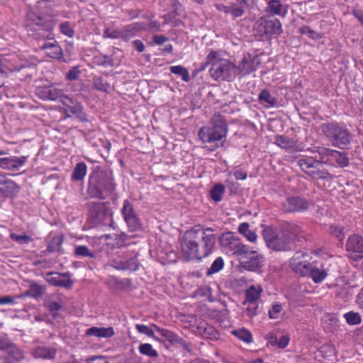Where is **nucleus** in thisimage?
Segmentation results:
<instances>
[{
  "mask_svg": "<svg viewBox=\"0 0 363 363\" xmlns=\"http://www.w3.org/2000/svg\"><path fill=\"white\" fill-rule=\"evenodd\" d=\"M308 255L301 251L295 253L290 261V267L296 273L307 276L313 263H309L306 258Z\"/></svg>",
  "mask_w": 363,
  "mask_h": 363,
  "instance_id": "nucleus-13",
  "label": "nucleus"
},
{
  "mask_svg": "<svg viewBox=\"0 0 363 363\" xmlns=\"http://www.w3.org/2000/svg\"><path fill=\"white\" fill-rule=\"evenodd\" d=\"M28 160V156H21L20 157H13V162L15 166V171L19 169V168L24 165Z\"/></svg>",
  "mask_w": 363,
  "mask_h": 363,
  "instance_id": "nucleus-63",
  "label": "nucleus"
},
{
  "mask_svg": "<svg viewBox=\"0 0 363 363\" xmlns=\"http://www.w3.org/2000/svg\"><path fill=\"white\" fill-rule=\"evenodd\" d=\"M56 354V348L46 346H38L33 352V356L36 359H53L55 358Z\"/></svg>",
  "mask_w": 363,
  "mask_h": 363,
  "instance_id": "nucleus-26",
  "label": "nucleus"
},
{
  "mask_svg": "<svg viewBox=\"0 0 363 363\" xmlns=\"http://www.w3.org/2000/svg\"><path fill=\"white\" fill-rule=\"evenodd\" d=\"M26 17L28 30H31L34 26H37L36 30L42 31L43 33H39V35L43 37L48 35L53 28V23L51 21L45 18L33 10L28 11Z\"/></svg>",
  "mask_w": 363,
  "mask_h": 363,
  "instance_id": "nucleus-10",
  "label": "nucleus"
},
{
  "mask_svg": "<svg viewBox=\"0 0 363 363\" xmlns=\"http://www.w3.org/2000/svg\"><path fill=\"white\" fill-rule=\"evenodd\" d=\"M282 306L281 304H274L272 308L269 310V316L272 319H274L277 317V315L281 313Z\"/></svg>",
  "mask_w": 363,
  "mask_h": 363,
  "instance_id": "nucleus-64",
  "label": "nucleus"
},
{
  "mask_svg": "<svg viewBox=\"0 0 363 363\" xmlns=\"http://www.w3.org/2000/svg\"><path fill=\"white\" fill-rule=\"evenodd\" d=\"M4 354L5 356L2 363H17L25 357L23 351L13 342Z\"/></svg>",
  "mask_w": 363,
  "mask_h": 363,
  "instance_id": "nucleus-23",
  "label": "nucleus"
},
{
  "mask_svg": "<svg viewBox=\"0 0 363 363\" xmlns=\"http://www.w3.org/2000/svg\"><path fill=\"white\" fill-rule=\"evenodd\" d=\"M282 4L280 0H270L267 4V11L276 15L281 13Z\"/></svg>",
  "mask_w": 363,
  "mask_h": 363,
  "instance_id": "nucleus-48",
  "label": "nucleus"
},
{
  "mask_svg": "<svg viewBox=\"0 0 363 363\" xmlns=\"http://www.w3.org/2000/svg\"><path fill=\"white\" fill-rule=\"evenodd\" d=\"M46 288L36 283L30 284L26 291V295L35 298H40L45 293Z\"/></svg>",
  "mask_w": 363,
  "mask_h": 363,
  "instance_id": "nucleus-35",
  "label": "nucleus"
},
{
  "mask_svg": "<svg viewBox=\"0 0 363 363\" xmlns=\"http://www.w3.org/2000/svg\"><path fill=\"white\" fill-rule=\"evenodd\" d=\"M258 313V305L257 302H249L246 308V314L250 318H252Z\"/></svg>",
  "mask_w": 363,
  "mask_h": 363,
  "instance_id": "nucleus-60",
  "label": "nucleus"
},
{
  "mask_svg": "<svg viewBox=\"0 0 363 363\" xmlns=\"http://www.w3.org/2000/svg\"><path fill=\"white\" fill-rule=\"evenodd\" d=\"M232 333L236 336L240 340L246 343H250L252 342V333L245 328H241L238 330H234Z\"/></svg>",
  "mask_w": 363,
  "mask_h": 363,
  "instance_id": "nucleus-40",
  "label": "nucleus"
},
{
  "mask_svg": "<svg viewBox=\"0 0 363 363\" xmlns=\"http://www.w3.org/2000/svg\"><path fill=\"white\" fill-rule=\"evenodd\" d=\"M247 7L238 3H232L230 6V14L233 18L241 17L245 13Z\"/></svg>",
  "mask_w": 363,
  "mask_h": 363,
  "instance_id": "nucleus-45",
  "label": "nucleus"
},
{
  "mask_svg": "<svg viewBox=\"0 0 363 363\" xmlns=\"http://www.w3.org/2000/svg\"><path fill=\"white\" fill-rule=\"evenodd\" d=\"M256 69V57L250 54L244 55L240 62L236 66V72H238L240 77L248 75Z\"/></svg>",
  "mask_w": 363,
  "mask_h": 363,
  "instance_id": "nucleus-20",
  "label": "nucleus"
},
{
  "mask_svg": "<svg viewBox=\"0 0 363 363\" xmlns=\"http://www.w3.org/2000/svg\"><path fill=\"white\" fill-rule=\"evenodd\" d=\"M238 232L250 242H254L257 240V236L255 232L250 230L248 223H242L238 227Z\"/></svg>",
  "mask_w": 363,
  "mask_h": 363,
  "instance_id": "nucleus-36",
  "label": "nucleus"
},
{
  "mask_svg": "<svg viewBox=\"0 0 363 363\" xmlns=\"http://www.w3.org/2000/svg\"><path fill=\"white\" fill-rule=\"evenodd\" d=\"M224 266V261L222 257H217L213 262L212 263L211 266L209 269H208L206 272V275L210 276L213 274H216L220 270L223 269Z\"/></svg>",
  "mask_w": 363,
  "mask_h": 363,
  "instance_id": "nucleus-47",
  "label": "nucleus"
},
{
  "mask_svg": "<svg viewBox=\"0 0 363 363\" xmlns=\"http://www.w3.org/2000/svg\"><path fill=\"white\" fill-rule=\"evenodd\" d=\"M344 317L350 325H357L361 323V316L359 313L350 311L346 313Z\"/></svg>",
  "mask_w": 363,
  "mask_h": 363,
  "instance_id": "nucleus-52",
  "label": "nucleus"
},
{
  "mask_svg": "<svg viewBox=\"0 0 363 363\" xmlns=\"http://www.w3.org/2000/svg\"><path fill=\"white\" fill-rule=\"evenodd\" d=\"M80 74V70L78 67H73L67 74L66 79L72 81L76 80Z\"/></svg>",
  "mask_w": 363,
  "mask_h": 363,
  "instance_id": "nucleus-62",
  "label": "nucleus"
},
{
  "mask_svg": "<svg viewBox=\"0 0 363 363\" xmlns=\"http://www.w3.org/2000/svg\"><path fill=\"white\" fill-rule=\"evenodd\" d=\"M224 192V186L222 184H217L213 186L210 191L211 197L214 201L219 202L222 200Z\"/></svg>",
  "mask_w": 363,
  "mask_h": 363,
  "instance_id": "nucleus-39",
  "label": "nucleus"
},
{
  "mask_svg": "<svg viewBox=\"0 0 363 363\" xmlns=\"http://www.w3.org/2000/svg\"><path fill=\"white\" fill-rule=\"evenodd\" d=\"M227 132L228 125L223 117L214 116L212 118V126L201 128L198 135L203 143L213 144V150L223 145Z\"/></svg>",
  "mask_w": 363,
  "mask_h": 363,
  "instance_id": "nucleus-4",
  "label": "nucleus"
},
{
  "mask_svg": "<svg viewBox=\"0 0 363 363\" xmlns=\"http://www.w3.org/2000/svg\"><path fill=\"white\" fill-rule=\"evenodd\" d=\"M45 307L50 313H53L60 311L62 308V304L61 301L49 299L45 302Z\"/></svg>",
  "mask_w": 363,
  "mask_h": 363,
  "instance_id": "nucleus-54",
  "label": "nucleus"
},
{
  "mask_svg": "<svg viewBox=\"0 0 363 363\" xmlns=\"http://www.w3.org/2000/svg\"><path fill=\"white\" fill-rule=\"evenodd\" d=\"M307 199L300 196L287 198L282 203V209L286 213H296L306 211L309 208Z\"/></svg>",
  "mask_w": 363,
  "mask_h": 363,
  "instance_id": "nucleus-15",
  "label": "nucleus"
},
{
  "mask_svg": "<svg viewBox=\"0 0 363 363\" xmlns=\"http://www.w3.org/2000/svg\"><path fill=\"white\" fill-rule=\"evenodd\" d=\"M313 152L318 154V160L323 164L328 162V158L332 156L333 150L324 147H315Z\"/></svg>",
  "mask_w": 363,
  "mask_h": 363,
  "instance_id": "nucleus-33",
  "label": "nucleus"
},
{
  "mask_svg": "<svg viewBox=\"0 0 363 363\" xmlns=\"http://www.w3.org/2000/svg\"><path fill=\"white\" fill-rule=\"evenodd\" d=\"M274 139V143L281 148L292 150L296 147V141L288 136L276 135Z\"/></svg>",
  "mask_w": 363,
  "mask_h": 363,
  "instance_id": "nucleus-29",
  "label": "nucleus"
},
{
  "mask_svg": "<svg viewBox=\"0 0 363 363\" xmlns=\"http://www.w3.org/2000/svg\"><path fill=\"white\" fill-rule=\"evenodd\" d=\"M143 29H145V26L141 23H133L127 25L121 29V39L127 42L135 36L138 32Z\"/></svg>",
  "mask_w": 363,
  "mask_h": 363,
  "instance_id": "nucleus-25",
  "label": "nucleus"
},
{
  "mask_svg": "<svg viewBox=\"0 0 363 363\" xmlns=\"http://www.w3.org/2000/svg\"><path fill=\"white\" fill-rule=\"evenodd\" d=\"M170 5L172 11L171 13H168L164 16L165 23L167 22V16L169 18H174L177 16H179L182 11V5L179 0H170Z\"/></svg>",
  "mask_w": 363,
  "mask_h": 363,
  "instance_id": "nucleus-46",
  "label": "nucleus"
},
{
  "mask_svg": "<svg viewBox=\"0 0 363 363\" xmlns=\"http://www.w3.org/2000/svg\"><path fill=\"white\" fill-rule=\"evenodd\" d=\"M262 289L258 286L257 288L252 286L246 291V298L248 302H256L260 297Z\"/></svg>",
  "mask_w": 363,
  "mask_h": 363,
  "instance_id": "nucleus-42",
  "label": "nucleus"
},
{
  "mask_svg": "<svg viewBox=\"0 0 363 363\" xmlns=\"http://www.w3.org/2000/svg\"><path fill=\"white\" fill-rule=\"evenodd\" d=\"M93 85L94 89L100 91L109 92L111 90L110 84L101 77H94Z\"/></svg>",
  "mask_w": 363,
  "mask_h": 363,
  "instance_id": "nucleus-37",
  "label": "nucleus"
},
{
  "mask_svg": "<svg viewBox=\"0 0 363 363\" xmlns=\"http://www.w3.org/2000/svg\"><path fill=\"white\" fill-rule=\"evenodd\" d=\"M63 239L60 236H55L50 241L47 251L49 252H60L62 250Z\"/></svg>",
  "mask_w": 363,
  "mask_h": 363,
  "instance_id": "nucleus-38",
  "label": "nucleus"
},
{
  "mask_svg": "<svg viewBox=\"0 0 363 363\" xmlns=\"http://www.w3.org/2000/svg\"><path fill=\"white\" fill-rule=\"evenodd\" d=\"M320 130L332 145L345 149L351 143L352 136L348 129L342 123L336 121L324 123Z\"/></svg>",
  "mask_w": 363,
  "mask_h": 363,
  "instance_id": "nucleus-5",
  "label": "nucleus"
},
{
  "mask_svg": "<svg viewBox=\"0 0 363 363\" xmlns=\"http://www.w3.org/2000/svg\"><path fill=\"white\" fill-rule=\"evenodd\" d=\"M152 327L154 328L155 331L160 336V337H159L160 338V342H162L163 340L162 338H164L166 340L169 341L172 344H173V342L176 341L177 335H175L172 331H170L167 329L161 328L155 324H152Z\"/></svg>",
  "mask_w": 363,
  "mask_h": 363,
  "instance_id": "nucleus-31",
  "label": "nucleus"
},
{
  "mask_svg": "<svg viewBox=\"0 0 363 363\" xmlns=\"http://www.w3.org/2000/svg\"><path fill=\"white\" fill-rule=\"evenodd\" d=\"M259 102L267 107H273L276 105L277 99L271 95L269 91L264 89L258 95Z\"/></svg>",
  "mask_w": 363,
  "mask_h": 363,
  "instance_id": "nucleus-32",
  "label": "nucleus"
},
{
  "mask_svg": "<svg viewBox=\"0 0 363 363\" xmlns=\"http://www.w3.org/2000/svg\"><path fill=\"white\" fill-rule=\"evenodd\" d=\"M31 69L30 65L26 60L19 59L18 57H15L11 60V72H23L22 77H26L30 76L28 69Z\"/></svg>",
  "mask_w": 363,
  "mask_h": 363,
  "instance_id": "nucleus-27",
  "label": "nucleus"
},
{
  "mask_svg": "<svg viewBox=\"0 0 363 363\" xmlns=\"http://www.w3.org/2000/svg\"><path fill=\"white\" fill-rule=\"evenodd\" d=\"M172 73L181 76L182 80L188 82L190 80L189 73L187 69L181 65L172 66L170 67Z\"/></svg>",
  "mask_w": 363,
  "mask_h": 363,
  "instance_id": "nucleus-43",
  "label": "nucleus"
},
{
  "mask_svg": "<svg viewBox=\"0 0 363 363\" xmlns=\"http://www.w3.org/2000/svg\"><path fill=\"white\" fill-rule=\"evenodd\" d=\"M45 280L52 286L65 289H70L74 284V281L70 279V274L69 272L57 273L50 272L46 274Z\"/></svg>",
  "mask_w": 363,
  "mask_h": 363,
  "instance_id": "nucleus-16",
  "label": "nucleus"
},
{
  "mask_svg": "<svg viewBox=\"0 0 363 363\" xmlns=\"http://www.w3.org/2000/svg\"><path fill=\"white\" fill-rule=\"evenodd\" d=\"M301 170L308 176L314 179H323L330 177L328 171L323 168V165L318 160V157H304L297 161Z\"/></svg>",
  "mask_w": 363,
  "mask_h": 363,
  "instance_id": "nucleus-7",
  "label": "nucleus"
},
{
  "mask_svg": "<svg viewBox=\"0 0 363 363\" xmlns=\"http://www.w3.org/2000/svg\"><path fill=\"white\" fill-rule=\"evenodd\" d=\"M60 31L65 35L72 38L74 35V30L71 27L70 23L68 21L62 22L60 25Z\"/></svg>",
  "mask_w": 363,
  "mask_h": 363,
  "instance_id": "nucleus-58",
  "label": "nucleus"
},
{
  "mask_svg": "<svg viewBox=\"0 0 363 363\" xmlns=\"http://www.w3.org/2000/svg\"><path fill=\"white\" fill-rule=\"evenodd\" d=\"M89 219L94 225L107 224L110 214L104 203L91 202L89 203Z\"/></svg>",
  "mask_w": 363,
  "mask_h": 363,
  "instance_id": "nucleus-11",
  "label": "nucleus"
},
{
  "mask_svg": "<svg viewBox=\"0 0 363 363\" xmlns=\"http://www.w3.org/2000/svg\"><path fill=\"white\" fill-rule=\"evenodd\" d=\"M135 328L140 333L145 334V335H147L148 337H153V338L156 339L157 340L160 341V338L158 337L157 336L155 335V333H154L155 329L153 327H152V325L150 327H148L145 325L137 324L135 325Z\"/></svg>",
  "mask_w": 363,
  "mask_h": 363,
  "instance_id": "nucleus-49",
  "label": "nucleus"
},
{
  "mask_svg": "<svg viewBox=\"0 0 363 363\" xmlns=\"http://www.w3.org/2000/svg\"><path fill=\"white\" fill-rule=\"evenodd\" d=\"M60 102L63 105V109L67 117L75 116L83 120V107L79 101L64 94Z\"/></svg>",
  "mask_w": 363,
  "mask_h": 363,
  "instance_id": "nucleus-17",
  "label": "nucleus"
},
{
  "mask_svg": "<svg viewBox=\"0 0 363 363\" xmlns=\"http://www.w3.org/2000/svg\"><path fill=\"white\" fill-rule=\"evenodd\" d=\"M122 214L124 220H126L130 218L136 216L133 206L130 204L128 200H125L122 208Z\"/></svg>",
  "mask_w": 363,
  "mask_h": 363,
  "instance_id": "nucleus-50",
  "label": "nucleus"
},
{
  "mask_svg": "<svg viewBox=\"0 0 363 363\" xmlns=\"http://www.w3.org/2000/svg\"><path fill=\"white\" fill-rule=\"evenodd\" d=\"M87 166L84 162H79L76 164L72 173V179L79 182L84 179L86 174Z\"/></svg>",
  "mask_w": 363,
  "mask_h": 363,
  "instance_id": "nucleus-30",
  "label": "nucleus"
},
{
  "mask_svg": "<svg viewBox=\"0 0 363 363\" xmlns=\"http://www.w3.org/2000/svg\"><path fill=\"white\" fill-rule=\"evenodd\" d=\"M129 230L132 232L137 231L141 228V223L137 215L125 220Z\"/></svg>",
  "mask_w": 363,
  "mask_h": 363,
  "instance_id": "nucleus-53",
  "label": "nucleus"
},
{
  "mask_svg": "<svg viewBox=\"0 0 363 363\" xmlns=\"http://www.w3.org/2000/svg\"><path fill=\"white\" fill-rule=\"evenodd\" d=\"M242 267L249 271H255L261 268L263 265L264 258L257 251L250 250L247 248V253L241 255L239 258Z\"/></svg>",
  "mask_w": 363,
  "mask_h": 363,
  "instance_id": "nucleus-12",
  "label": "nucleus"
},
{
  "mask_svg": "<svg viewBox=\"0 0 363 363\" xmlns=\"http://www.w3.org/2000/svg\"><path fill=\"white\" fill-rule=\"evenodd\" d=\"M86 335L88 336H95L98 337H111L114 335V330L112 327H91L86 330Z\"/></svg>",
  "mask_w": 363,
  "mask_h": 363,
  "instance_id": "nucleus-28",
  "label": "nucleus"
},
{
  "mask_svg": "<svg viewBox=\"0 0 363 363\" xmlns=\"http://www.w3.org/2000/svg\"><path fill=\"white\" fill-rule=\"evenodd\" d=\"M298 227L292 226L279 230L272 227L262 230V235L267 246L276 252L288 251L291 249V238L297 233Z\"/></svg>",
  "mask_w": 363,
  "mask_h": 363,
  "instance_id": "nucleus-3",
  "label": "nucleus"
},
{
  "mask_svg": "<svg viewBox=\"0 0 363 363\" xmlns=\"http://www.w3.org/2000/svg\"><path fill=\"white\" fill-rule=\"evenodd\" d=\"M20 186L14 181L4 176L0 183V195L4 197H13L20 191Z\"/></svg>",
  "mask_w": 363,
  "mask_h": 363,
  "instance_id": "nucleus-22",
  "label": "nucleus"
},
{
  "mask_svg": "<svg viewBox=\"0 0 363 363\" xmlns=\"http://www.w3.org/2000/svg\"><path fill=\"white\" fill-rule=\"evenodd\" d=\"M74 255L77 257L94 258L96 253L91 251L85 245H77L74 247Z\"/></svg>",
  "mask_w": 363,
  "mask_h": 363,
  "instance_id": "nucleus-44",
  "label": "nucleus"
},
{
  "mask_svg": "<svg viewBox=\"0 0 363 363\" xmlns=\"http://www.w3.org/2000/svg\"><path fill=\"white\" fill-rule=\"evenodd\" d=\"M115 188L111 170L97 167L90 174L87 194L91 198L104 200Z\"/></svg>",
  "mask_w": 363,
  "mask_h": 363,
  "instance_id": "nucleus-2",
  "label": "nucleus"
},
{
  "mask_svg": "<svg viewBox=\"0 0 363 363\" xmlns=\"http://www.w3.org/2000/svg\"><path fill=\"white\" fill-rule=\"evenodd\" d=\"M329 232L330 234L333 235L335 238H337L339 240H342L345 238L343 228L340 226H337L336 225H331L329 228Z\"/></svg>",
  "mask_w": 363,
  "mask_h": 363,
  "instance_id": "nucleus-55",
  "label": "nucleus"
},
{
  "mask_svg": "<svg viewBox=\"0 0 363 363\" xmlns=\"http://www.w3.org/2000/svg\"><path fill=\"white\" fill-rule=\"evenodd\" d=\"M138 350L140 354L149 357L155 358L158 356V352L149 343L140 344Z\"/></svg>",
  "mask_w": 363,
  "mask_h": 363,
  "instance_id": "nucleus-41",
  "label": "nucleus"
},
{
  "mask_svg": "<svg viewBox=\"0 0 363 363\" xmlns=\"http://www.w3.org/2000/svg\"><path fill=\"white\" fill-rule=\"evenodd\" d=\"M104 38L111 39L121 38V29L106 28L103 34Z\"/></svg>",
  "mask_w": 363,
  "mask_h": 363,
  "instance_id": "nucleus-59",
  "label": "nucleus"
},
{
  "mask_svg": "<svg viewBox=\"0 0 363 363\" xmlns=\"http://www.w3.org/2000/svg\"><path fill=\"white\" fill-rule=\"evenodd\" d=\"M13 341L6 334L0 335V352L4 353Z\"/></svg>",
  "mask_w": 363,
  "mask_h": 363,
  "instance_id": "nucleus-57",
  "label": "nucleus"
},
{
  "mask_svg": "<svg viewBox=\"0 0 363 363\" xmlns=\"http://www.w3.org/2000/svg\"><path fill=\"white\" fill-rule=\"evenodd\" d=\"M220 245L226 250L240 257L247 253L248 247L244 245L238 236L232 232L223 233L219 238Z\"/></svg>",
  "mask_w": 363,
  "mask_h": 363,
  "instance_id": "nucleus-9",
  "label": "nucleus"
},
{
  "mask_svg": "<svg viewBox=\"0 0 363 363\" xmlns=\"http://www.w3.org/2000/svg\"><path fill=\"white\" fill-rule=\"evenodd\" d=\"M41 49L44 50L48 57L53 59L60 60L62 58V49L57 42H46L42 46Z\"/></svg>",
  "mask_w": 363,
  "mask_h": 363,
  "instance_id": "nucleus-24",
  "label": "nucleus"
},
{
  "mask_svg": "<svg viewBox=\"0 0 363 363\" xmlns=\"http://www.w3.org/2000/svg\"><path fill=\"white\" fill-rule=\"evenodd\" d=\"M209 73L215 80L231 82L236 74V65L225 59L218 60L211 67Z\"/></svg>",
  "mask_w": 363,
  "mask_h": 363,
  "instance_id": "nucleus-8",
  "label": "nucleus"
},
{
  "mask_svg": "<svg viewBox=\"0 0 363 363\" xmlns=\"http://www.w3.org/2000/svg\"><path fill=\"white\" fill-rule=\"evenodd\" d=\"M35 93L40 99L48 101H60L64 96L63 90L53 84L38 86L35 88Z\"/></svg>",
  "mask_w": 363,
  "mask_h": 363,
  "instance_id": "nucleus-14",
  "label": "nucleus"
},
{
  "mask_svg": "<svg viewBox=\"0 0 363 363\" xmlns=\"http://www.w3.org/2000/svg\"><path fill=\"white\" fill-rule=\"evenodd\" d=\"M252 31L259 40H269L272 35H279L282 33L281 23L276 18L261 17L253 25Z\"/></svg>",
  "mask_w": 363,
  "mask_h": 363,
  "instance_id": "nucleus-6",
  "label": "nucleus"
},
{
  "mask_svg": "<svg viewBox=\"0 0 363 363\" xmlns=\"http://www.w3.org/2000/svg\"><path fill=\"white\" fill-rule=\"evenodd\" d=\"M123 263L125 265L124 267H125V270H128L130 272H135L138 270L140 266V263L139 262L137 256H134L125 260L123 262Z\"/></svg>",
  "mask_w": 363,
  "mask_h": 363,
  "instance_id": "nucleus-51",
  "label": "nucleus"
},
{
  "mask_svg": "<svg viewBox=\"0 0 363 363\" xmlns=\"http://www.w3.org/2000/svg\"><path fill=\"white\" fill-rule=\"evenodd\" d=\"M0 167L4 169L15 171L13 157L0 158Z\"/></svg>",
  "mask_w": 363,
  "mask_h": 363,
  "instance_id": "nucleus-56",
  "label": "nucleus"
},
{
  "mask_svg": "<svg viewBox=\"0 0 363 363\" xmlns=\"http://www.w3.org/2000/svg\"><path fill=\"white\" fill-rule=\"evenodd\" d=\"M211 228L196 226L186 230L180 240L181 252L184 259L201 260L212 253L216 236Z\"/></svg>",
  "mask_w": 363,
  "mask_h": 363,
  "instance_id": "nucleus-1",
  "label": "nucleus"
},
{
  "mask_svg": "<svg viewBox=\"0 0 363 363\" xmlns=\"http://www.w3.org/2000/svg\"><path fill=\"white\" fill-rule=\"evenodd\" d=\"M346 250L351 253L354 260H359L363 257V238L358 235H352L347 239Z\"/></svg>",
  "mask_w": 363,
  "mask_h": 363,
  "instance_id": "nucleus-19",
  "label": "nucleus"
},
{
  "mask_svg": "<svg viewBox=\"0 0 363 363\" xmlns=\"http://www.w3.org/2000/svg\"><path fill=\"white\" fill-rule=\"evenodd\" d=\"M11 238L18 242L20 244H24V243H28L30 241H31L30 237L26 235H17L16 233H11Z\"/></svg>",
  "mask_w": 363,
  "mask_h": 363,
  "instance_id": "nucleus-61",
  "label": "nucleus"
},
{
  "mask_svg": "<svg viewBox=\"0 0 363 363\" xmlns=\"http://www.w3.org/2000/svg\"><path fill=\"white\" fill-rule=\"evenodd\" d=\"M195 333L206 339L218 340L220 334L218 330L206 321H199L196 328Z\"/></svg>",
  "mask_w": 363,
  "mask_h": 363,
  "instance_id": "nucleus-21",
  "label": "nucleus"
},
{
  "mask_svg": "<svg viewBox=\"0 0 363 363\" xmlns=\"http://www.w3.org/2000/svg\"><path fill=\"white\" fill-rule=\"evenodd\" d=\"M330 264L327 262L319 263L315 262L312 264L307 274L315 283L322 282L328 275Z\"/></svg>",
  "mask_w": 363,
  "mask_h": 363,
  "instance_id": "nucleus-18",
  "label": "nucleus"
},
{
  "mask_svg": "<svg viewBox=\"0 0 363 363\" xmlns=\"http://www.w3.org/2000/svg\"><path fill=\"white\" fill-rule=\"evenodd\" d=\"M330 157L341 167H347L349 165V158L345 152L333 150V155Z\"/></svg>",
  "mask_w": 363,
  "mask_h": 363,
  "instance_id": "nucleus-34",
  "label": "nucleus"
}]
</instances>
